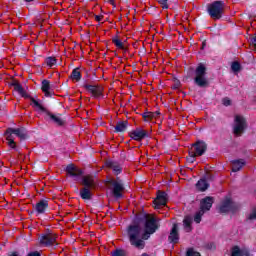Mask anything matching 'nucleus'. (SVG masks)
Returning <instances> with one entry per match:
<instances>
[{
    "label": "nucleus",
    "mask_w": 256,
    "mask_h": 256,
    "mask_svg": "<svg viewBox=\"0 0 256 256\" xmlns=\"http://www.w3.org/2000/svg\"><path fill=\"white\" fill-rule=\"evenodd\" d=\"M180 85L181 82L178 79L174 80V89H179Z\"/></svg>",
    "instance_id": "42"
},
{
    "label": "nucleus",
    "mask_w": 256,
    "mask_h": 256,
    "mask_svg": "<svg viewBox=\"0 0 256 256\" xmlns=\"http://www.w3.org/2000/svg\"><path fill=\"white\" fill-rule=\"evenodd\" d=\"M205 45H206V43L203 42V43H202V49H205Z\"/></svg>",
    "instance_id": "47"
},
{
    "label": "nucleus",
    "mask_w": 256,
    "mask_h": 256,
    "mask_svg": "<svg viewBox=\"0 0 256 256\" xmlns=\"http://www.w3.org/2000/svg\"><path fill=\"white\" fill-rule=\"evenodd\" d=\"M106 165L109 169H112L114 175H120L121 171H123L121 165L115 161H108L106 162Z\"/></svg>",
    "instance_id": "22"
},
{
    "label": "nucleus",
    "mask_w": 256,
    "mask_h": 256,
    "mask_svg": "<svg viewBox=\"0 0 256 256\" xmlns=\"http://www.w3.org/2000/svg\"><path fill=\"white\" fill-rule=\"evenodd\" d=\"M112 256H127V253L124 250H115L112 252Z\"/></svg>",
    "instance_id": "36"
},
{
    "label": "nucleus",
    "mask_w": 256,
    "mask_h": 256,
    "mask_svg": "<svg viewBox=\"0 0 256 256\" xmlns=\"http://www.w3.org/2000/svg\"><path fill=\"white\" fill-rule=\"evenodd\" d=\"M225 11V2L214 1L207 6V13L212 19H221L223 12Z\"/></svg>",
    "instance_id": "3"
},
{
    "label": "nucleus",
    "mask_w": 256,
    "mask_h": 256,
    "mask_svg": "<svg viewBox=\"0 0 256 256\" xmlns=\"http://www.w3.org/2000/svg\"><path fill=\"white\" fill-rule=\"evenodd\" d=\"M248 221H256V208L249 214Z\"/></svg>",
    "instance_id": "38"
},
{
    "label": "nucleus",
    "mask_w": 256,
    "mask_h": 256,
    "mask_svg": "<svg viewBox=\"0 0 256 256\" xmlns=\"http://www.w3.org/2000/svg\"><path fill=\"white\" fill-rule=\"evenodd\" d=\"M40 244L49 247L54 245L55 241H57V236L53 234L50 230H47V233L42 234L39 238Z\"/></svg>",
    "instance_id": "7"
},
{
    "label": "nucleus",
    "mask_w": 256,
    "mask_h": 256,
    "mask_svg": "<svg viewBox=\"0 0 256 256\" xmlns=\"http://www.w3.org/2000/svg\"><path fill=\"white\" fill-rule=\"evenodd\" d=\"M247 124L245 122V118L243 116H235L234 125H233V133L236 137H241L243 131H245Z\"/></svg>",
    "instance_id": "5"
},
{
    "label": "nucleus",
    "mask_w": 256,
    "mask_h": 256,
    "mask_svg": "<svg viewBox=\"0 0 256 256\" xmlns=\"http://www.w3.org/2000/svg\"><path fill=\"white\" fill-rule=\"evenodd\" d=\"M108 1H109V3H111V4L113 5V1H114V0H108Z\"/></svg>",
    "instance_id": "49"
},
{
    "label": "nucleus",
    "mask_w": 256,
    "mask_h": 256,
    "mask_svg": "<svg viewBox=\"0 0 256 256\" xmlns=\"http://www.w3.org/2000/svg\"><path fill=\"white\" fill-rule=\"evenodd\" d=\"M231 69L234 71V73H239V71H241V64H239V62H233Z\"/></svg>",
    "instance_id": "35"
},
{
    "label": "nucleus",
    "mask_w": 256,
    "mask_h": 256,
    "mask_svg": "<svg viewBox=\"0 0 256 256\" xmlns=\"http://www.w3.org/2000/svg\"><path fill=\"white\" fill-rule=\"evenodd\" d=\"M14 135L20 139V141H25V139H29V133L25 127L13 128Z\"/></svg>",
    "instance_id": "20"
},
{
    "label": "nucleus",
    "mask_w": 256,
    "mask_h": 256,
    "mask_svg": "<svg viewBox=\"0 0 256 256\" xmlns=\"http://www.w3.org/2000/svg\"><path fill=\"white\" fill-rule=\"evenodd\" d=\"M11 87H14V90L21 95V97H29V94L25 91V88L19 82L13 81L11 84Z\"/></svg>",
    "instance_id": "24"
},
{
    "label": "nucleus",
    "mask_w": 256,
    "mask_h": 256,
    "mask_svg": "<svg viewBox=\"0 0 256 256\" xmlns=\"http://www.w3.org/2000/svg\"><path fill=\"white\" fill-rule=\"evenodd\" d=\"M194 83L197 87L204 89L209 87V79H207V67L203 63H200L194 72Z\"/></svg>",
    "instance_id": "2"
},
{
    "label": "nucleus",
    "mask_w": 256,
    "mask_h": 256,
    "mask_svg": "<svg viewBox=\"0 0 256 256\" xmlns=\"http://www.w3.org/2000/svg\"><path fill=\"white\" fill-rule=\"evenodd\" d=\"M41 89L45 93V97H53V88L49 80H43Z\"/></svg>",
    "instance_id": "21"
},
{
    "label": "nucleus",
    "mask_w": 256,
    "mask_h": 256,
    "mask_svg": "<svg viewBox=\"0 0 256 256\" xmlns=\"http://www.w3.org/2000/svg\"><path fill=\"white\" fill-rule=\"evenodd\" d=\"M66 172L70 177L74 178V181H79V179L83 177V170L79 169V167L75 166L74 164H69L66 167Z\"/></svg>",
    "instance_id": "8"
},
{
    "label": "nucleus",
    "mask_w": 256,
    "mask_h": 256,
    "mask_svg": "<svg viewBox=\"0 0 256 256\" xmlns=\"http://www.w3.org/2000/svg\"><path fill=\"white\" fill-rule=\"evenodd\" d=\"M190 151H194V155L201 157V155H205V151H207V143L198 141L195 144H192Z\"/></svg>",
    "instance_id": "11"
},
{
    "label": "nucleus",
    "mask_w": 256,
    "mask_h": 256,
    "mask_svg": "<svg viewBox=\"0 0 256 256\" xmlns=\"http://www.w3.org/2000/svg\"><path fill=\"white\" fill-rule=\"evenodd\" d=\"M27 256H41V253L39 251L30 252Z\"/></svg>",
    "instance_id": "43"
},
{
    "label": "nucleus",
    "mask_w": 256,
    "mask_h": 256,
    "mask_svg": "<svg viewBox=\"0 0 256 256\" xmlns=\"http://www.w3.org/2000/svg\"><path fill=\"white\" fill-rule=\"evenodd\" d=\"M49 208V201L47 200H40L36 205L34 206V211L37 213V215H43Z\"/></svg>",
    "instance_id": "16"
},
{
    "label": "nucleus",
    "mask_w": 256,
    "mask_h": 256,
    "mask_svg": "<svg viewBox=\"0 0 256 256\" xmlns=\"http://www.w3.org/2000/svg\"><path fill=\"white\" fill-rule=\"evenodd\" d=\"M96 21H101V16H95Z\"/></svg>",
    "instance_id": "46"
},
{
    "label": "nucleus",
    "mask_w": 256,
    "mask_h": 256,
    "mask_svg": "<svg viewBox=\"0 0 256 256\" xmlns=\"http://www.w3.org/2000/svg\"><path fill=\"white\" fill-rule=\"evenodd\" d=\"M108 183L113 197H115V199H121L123 197V191H125V184H123V180L117 177L116 179H110Z\"/></svg>",
    "instance_id": "4"
},
{
    "label": "nucleus",
    "mask_w": 256,
    "mask_h": 256,
    "mask_svg": "<svg viewBox=\"0 0 256 256\" xmlns=\"http://www.w3.org/2000/svg\"><path fill=\"white\" fill-rule=\"evenodd\" d=\"M158 3H160V5H162V9H169V5L167 4V2L169 0H157Z\"/></svg>",
    "instance_id": "39"
},
{
    "label": "nucleus",
    "mask_w": 256,
    "mask_h": 256,
    "mask_svg": "<svg viewBox=\"0 0 256 256\" xmlns=\"http://www.w3.org/2000/svg\"><path fill=\"white\" fill-rule=\"evenodd\" d=\"M211 207H213V197L206 196L200 201V211L207 213V211H211Z\"/></svg>",
    "instance_id": "15"
},
{
    "label": "nucleus",
    "mask_w": 256,
    "mask_h": 256,
    "mask_svg": "<svg viewBox=\"0 0 256 256\" xmlns=\"http://www.w3.org/2000/svg\"><path fill=\"white\" fill-rule=\"evenodd\" d=\"M195 157H197L196 154H195V151L190 150L189 151V157L186 158L187 163H195Z\"/></svg>",
    "instance_id": "33"
},
{
    "label": "nucleus",
    "mask_w": 256,
    "mask_h": 256,
    "mask_svg": "<svg viewBox=\"0 0 256 256\" xmlns=\"http://www.w3.org/2000/svg\"><path fill=\"white\" fill-rule=\"evenodd\" d=\"M240 207L239 204L233 202L231 199H226L220 206V213H229V211L235 213V211H239Z\"/></svg>",
    "instance_id": "6"
},
{
    "label": "nucleus",
    "mask_w": 256,
    "mask_h": 256,
    "mask_svg": "<svg viewBox=\"0 0 256 256\" xmlns=\"http://www.w3.org/2000/svg\"><path fill=\"white\" fill-rule=\"evenodd\" d=\"M222 103L225 107H229V105H231V100L229 98H224Z\"/></svg>",
    "instance_id": "41"
},
{
    "label": "nucleus",
    "mask_w": 256,
    "mask_h": 256,
    "mask_svg": "<svg viewBox=\"0 0 256 256\" xmlns=\"http://www.w3.org/2000/svg\"><path fill=\"white\" fill-rule=\"evenodd\" d=\"M113 43L116 45V47H118L119 49H123V42H121V40H119L118 38H114L113 39Z\"/></svg>",
    "instance_id": "37"
},
{
    "label": "nucleus",
    "mask_w": 256,
    "mask_h": 256,
    "mask_svg": "<svg viewBox=\"0 0 256 256\" xmlns=\"http://www.w3.org/2000/svg\"><path fill=\"white\" fill-rule=\"evenodd\" d=\"M207 249H215V244H213V243L208 244Z\"/></svg>",
    "instance_id": "44"
},
{
    "label": "nucleus",
    "mask_w": 256,
    "mask_h": 256,
    "mask_svg": "<svg viewBox=\"0 0 256 256\" xmlns=\"http://www.w3.org/2000/svg\"><path fill=\"white\" fill-rule=\"evenodd\" d=\"M193 223V218L191 216H186L184 217V220H183V225H184V229L186 231V233H191L192 231V225Z\"/></svg>",
    "instance_id": "28"
},
{
    "label": "nucleus",
    "mask_w": 256,
    "mask_h": 256,
    "mask_svg": "<svg viewBox=\"0 0 256 256\" xmlns=\"http://www.w3.org/2000/svg\"><path fill=\"white\" fill-rule=\"evenodd\" d=\"M8 256H20L19 252H12Z\"/></svg>",
    "instance_id": "45"
},
{
    "label": "nucleus",
    "mask_w": 256,
    "mask_h": 256,
    "mask_svg": "<svg viewBox=\"0 0 256 256\" xmlns=\"http://www.w3.org/2000/svg\"><path fill=\"white\" fill-rule=\"evenodd\" d=\"M139 221H144V231L139 224H135L128 227L127 233L130 245L136 249H144L145 241L161 227V219L150 214H144L139 218Z\"/></svg>",
    "instance_id": "1"
},
{
    "label": "nucleus",
    "mask_w": 256,
    "mask_h": 256,
    "mask_svg": "<svg viewBox=\"0 0 256 256\" xmlns=\"http://www.w3.org/2000/svg\"><path fill=\"white\" fill-rule=\"evenodd\" d=\"M196 189H198V191H207V189H209V183H207L205 179H200L196 183Z\"/></svg>",
    "instance_id": "29"
},
{
    "label": "nucleus",
    "mask_w": 256,
    "mask_h": 256,
    "mask_svg": "<svg viewBox=\"0 0 256 256\" xmlns=\"http://www.w3.org/2000/svg\"><path fill=\"white\" fill-rule=\"evenodd\" d=\"M159 115H161V112L156 111V112H144L142 114V117L144 118L145 121H147V119H157V117H159Z\"/></svg>",
    "instance_id": "30"
},
{
    "label": "nucleus",
    "mask_w": 256,
    "mask_h": 256,
    "mask_svg": "<svg viewBox=\"0 0 256 256\" xmlns=\"http://www.w3.org/2000/svg\"><path fill=\"white\" fill-rule=\"evenodd\" d=\"M127 127H129V122L119 121L115 126V131L116 133H124V131H127Z\"/></svg>",
    "instance_id": "27"
},
{
    "label": "nucleus",
    "mask_w": 256,
    "mask_h": 256,
    "mask_svg": "<svg viewBox=\"0 0 256 256\" xmlns=\"http://www.w3.org/2000/svg\"><path fill=\"white\" fill-rule=\"evenodd\" d=\"M204 215H205V212H203V210L199 209V211L196 212L195 215H194V222L195 223H201V219Z\"/></svg>",
    "instance_id": "32"
},
{
    "label": "nucleus",
    "mask_w": 256,
    "mask_h": 256,
    "mask_svg": "<svg viewBox=\"0 0 256 256\" xmlns=\"http://www.w3.org/2000/svg\"><path fill=\"white\" fill-rule=\"evenodd\" d=\"M187 256H201L199 252L194 251L193 249H189L186 253Z\"/></svg>",
    "instance_id": "40"
},
{
    "label": "nucleus",
    "mask_w": 256,
    "mask_h": 256,
    "mask_svg": "<svg viewBox=\"0 0 256 256\" xmlns=\"http://www.w3.org/2000/svg\"><path fill=\"white\" fill-rule=\"evenodd\" d=\"M167 201H169V196L165 192L158 190L157 197L154 200V208L160 209L161 206L167 205Z\"/></svg>",
    "instance_id": "9"
},
{
    "label": "nucleus",
    "mask_w": 256,
    "mask_h": 256,
    "mask_svg": "<svg viewBox=\"0 0 256 256\" xmlns=\"http://www.w3.org/2000/svg\"><path fill=\"white\" fill-rule=\"evenodd\" d=\"M251 252L247 248H240L239 246L232 247L231 256H250Z\"/></svg>",
    "instance_id": "18"
},
{
    "label": "nucleus",
    "mask_w": 256,
    "mask_h": 256,
    "mask_svg": "<svg viewBox=\"0 0 256 256\" xmlns=\"http://www.w3.org/2000/svg\"><path fill=\"white\" fill-rule=\"evenodd\" d=\"M81 183H82V185H84V187H87L89 189H93V187H95V185H97V181L95 180V176H93V175L83 176Z\"/></svg>",
    "instance_id": "17"
},
{
    "label": "nucleus",
    "mask_w": 256,
    "mask_h": 256,
    "mask_svg": "<svg viewBox=\"0 0 256 256\" xmlns=\"http://www.w3.org/2000/svg\"><path fill=\"white\" fill-rule=\"evenodd\" d=\"M26 3H31L33 0H24Z\"/></svg>",
    "instance_id": "48"
},
{
    "label": "nucleus",
    "mask_w": 256,
    "mask_h": 256,
    "mask_svg": "<svg viewBox=\"0 0 256 256\" xmlns=\"http://www.w3.org/2000/svg\"><path fill=\"white\" fill-rule=\"evenodd\" d=\"M13 135H15L13 128H8L4 132V137H6L8 147H10V149H15V151H19L17 149V144L15 143V137Z\"/></svg>",
    "instance_id": "10"
},
{
    "label": "nucleus",
    "mask_w": 256,
    "mask_h": 256,
    "mask_svg": "<svg viewBox=\"0 0 256 256\" xmlns=\"http://www.w3.org/2000/svg\"><path fill=\"white\" fill-rule=\"evenodd\" d=\"M47 115L50 121H52V123H54L58 127H65V125L67 124V121L65 120V118H62L61 114H52L48 112Z\"/></svg>",
    "instance_id": "14"
},
{
    "label": "nucleus",
    "mask_w": 256,
    "mask_h": 256,
    "mask_svg": "<svg viewBox=\"0 0 256 256\" xmlns=\"http://www.w3.org/2000/svg\"><path fill=\"white\" fill-rule=\"evenodd\" d=\"M129 135L134 141H141L149 137V132L143 130L142 128H136L135 130L131 131Z\"/></svg>",
    "instance_id": "12"
},
{
    "label": "nucleus",
    "mask_w": 256,
    "mask_h": 256,
    "mask_svg": "<svg viewBox=\"0 0 256 256\" xmlns=\"http://www.w3.org/2000/svg\"><path fill=\"white\" fill-rule=\"evenodd\" d=\"M24 99H30L33 107H35L36 109H38V111H42L43 113H45V111H47L45 109V107H43V104H41V102L37 99H35L34 97H32L31 95L28 94V97H24Z\"/></svg>",
    "instance_id": "25"
},
{
    "label": "nucleus",
    "mask_w": 256,
    "mask_h": 256,
    "mask_svg": "<svg viewBox=\"0 0 256 256\" xmlns=\"http://www.w3.org/2000/svg\"><path fill=\"white\" fill-rule=\"evenodd\" d=\"M91 189L92 188L83 187L80 190L81 199H84V200H87V201L91 200L92 197H93V193H91Z\"/></svg>",
    "instance_id": "26"
},
{
    "label": "nucleus",
    "mask_w": 256,
    "mask_h": 256,
    "mask_svg": "<svg viewBox=\"0 0 256 256\" xmlns=\"http://www.w3.org/2000/svg\"><path fill=\"white\" fill-rule=\"evenodd\" d=\"M232 171L233 173H237V171H241V169H243V167H245L246 162L244 159H236V160H232Z\"/></svg>",
    "instance_id": "23"
},
{
    "label": "nucleus",
    "mask_w": 256,
    "mask_h": 256,
    "mask_svg": "<svg viewBox=\"0 0 256 256\" xmlns=\"http://www.w3.org/2000/svg\"><path fill=\"white\" fill-rule=\"evenodd\" d=\"M141 256H149L147 253L142 254Z\"/></svg>",
    "instance_id": "50"
},
{
    "label": "nucleus",
    "mask_w": 256,
    "mask_h": 256,
    "mask_svg": "<svg viewBox=\"0 0 256 256\" xmlns=\"http://www.w3.org/2000/svg\"><path fill=\"white\" fill-rule=\"evenodd\" d=\"M84 89H86L88 93H91L95 98H99L103 95V87L99 85L84 84Z\"/></svg>",
    "instance_id": "13"
},
{
    "label": "nucleus",
    "mask_w": 256,
    "mask_h": 256,
    "mask_svg": "<svg viewBox=\"0 0 256 256\" xmlns=\"http://www.w3.org/2000/svg\"><path fill=\"white\" fill-rule=\"evenodd\" d=\"M71 79H74L75 81H81V72L79 71V68H75L72 71Z\"/></svg>",
    "instance_id": "31"
},
{
    "label": "nucleus",
    "mask_w": 256,
    "mask_h": 256,
    "mask_svg": "<svg viewBox=\"0 0 256 256\" xmlns=\"http://www.w3.org/2000/svg\"><path fill=\"white\" fill-rule=\"evenodd\" d=\"M45 62L48 65V67H53V65L57 64V59H55L54 57H47Z\"/></svg>",
    "instance_id": "34"
},
{
    "label": "nucleus",
    "mask_w": 256,
    "mask_h": 256,
    "mask_svg": "<svg viewBox=\"0 0 256 256\" xmlns=\"http://www.w3.org/2000/svg\"><path fill=\"white\" fill-rule=\"evenodd\" d=\"M168 240L170 241V243H178V241H179V226L177 224H173V227L170 231Z\"/></svg>",
    "instance_id": "19"
}]
</instances>
